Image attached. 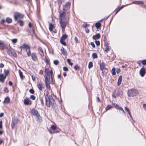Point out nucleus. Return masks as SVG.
Segmentation results:
<instances>
[{
    "label": "nucleus",
    "instance_id": "37998d69",
    "mask_svg": "<svg viewBox=\"0 0 146 146\" xmlns=\"http://www.w3.org/2000/svg\"><path fill=\"white\" fill-rule=\"evenodd\" d=\"M93 66V63L92 62H90L88 64V67L89 68H90Z\"/></svg>",
    "mask_w": 146,
    "mask_h": 146
},
{
    "label": "nucleus",
    "instance_id": "393cba45",
    "mask_svg": "<svg viewBox=\"0 0 146 146\" xmlns=\"http://www.w3.org/2000/svg\"><path fill=\"white\" fill-rule=\"evenodd\" d=\"M56 127L54 125H52L51 127L50 128V129L49 130H48V131L50 133H52V132L51 130V129L52 130H55L56 129Z\"/></svg>",
    "mask_w": 146,
    "mask_h": 146
},
{
    "label": "nucleus",
    "instance_id": "f3484780",
    "mask_svg": "<svg viewBox=\"0 0 146 146\" xmlns=\"http://www.w3.org/2000/svg\"><path fill=\"white\" fill-rule=\"evenodd\" d=\"M44 84L42 83L41 82H39L37 84V87L40 91H42V88H44Z\"/></svg>",
    "mask_w": 146,
    "mask_h": 146
},
{
    "label": "nucleus",
    "instance_id": "c03bdc74",
    "mask_svg": "<svg viewBox=\"0 0 146 146\" xmlns=\"http://www.w3.org/2000/svg\"><path fill=\"white\" fill-rule=\"evenodd\" d=\"M11 41L13 44H15L17 43V39L16 38L13 39Z\"/></svg>",
    "mask_w": 146,
    "mask_h": 146
},
{
    "label": "nucleus",
    "instance_id": "69168bd1",
    "mask_svg": "<svg viewBox=\"0 0 146 146\" xmlns=\"http://www.w3.org/2000/svg\"><path fill=\"white\" fill-rule=\"evenodd\" d=\"M57 1L59 3H60V4H61L65 1V0H57Z\"/></svg>",
    "mask_w": 146,
    "mask_h": 146
},
{
    "label": "nucleus",
    "instance_id": "6e6d98bb",
    "mask_svg": "<svg viewBox=\"0 0 146 146\" xmlns=\"http://www.w3.org/2000/svg\"><path fill=\"white\" fill-rule=\"evenodd\" d=\"M95 43L97 46H99L100 45V43L99 41L96 40Z\"/></svg>",
    "mask_w": 146,
    "mask_h": 146
},
{
    "label": "nucleus",
    "instance_id": "680f3d73",
    "mask_svg": "<svg viewBox=\"0 0 146 146\" xmlns=\"http://www.w3.org/2000/svg\"><path fill=\"white\" fill-rule=\"evenodd\" d=\"M74 40L76 43H77L79 42L78 38L76 37H75L74 38Z\"/></svg>",
    "mask_w": 146,
    "mask_h": 146
},
{
    "label": "nucleus",
    "instance_id": "473e14b6",
    "mask_svg": "<svg viewBox=\"0 0 146 146\" xmlns=\"http://www.w3.org/2000/svg\"><path fill=\"white\" fill-rule=\"evenodd\" d=\"M19 75L21 79H23L24 78V76L23 75L22 72L21 71V70H19Z\"/></svg>",
    "mask_w": 146,
    "mask_h": 146
},
{
    "label": "nucleus",
    "instance_id": "4be33fe9",
    "mask_svg": "<svg viewBox=\"0 0 146 146\" xmlns=\"http://www.w3.org/2000/svg\"><path fill=\"white\" fill-rule=\"evenodd\" d=\"M61 51L62 53L65 56H66L67 55V52L66 50L62 47L61 49Z\"/></svg>",
    "mask_w": 146,
    "mask_h": 146
},
{
    "label": "nucleus",
    "instance_id": "39448f33",
    "mask_svg": "<svg viewBox=\"0 0 146 146\" xmlns=\"http://www.w3.org/2000/svg\"><path fill=\"white\" fill-rule=\"evenodd\" d=\"M24 17V15L18 12H16L14 13V18L15 21L17 20L18 18H23Z\"/></svg>",
    "mask_w": 146,
    "mask_h": 146
},
{
    "label": "nucleus",
    "instance_id": "ddd939ff",
    "mask_svg": "<svg viewBox=\"0 0 146 146\" xmlns=\"http://www.w3.org/2000/svg\"><path fill=\"white\" fill-rule=\"evenodd\" d=\"M20 48L21 50L24 49H25L26 50H27L30 48V47L28 45L24 44L21 46Z\"/></svg>",
    "mask_w": 146,
    "mask_h": 146
},
{
    "label": "nucleus",
    "instance_id": "a878e982",
    "mask_svg": "<svg viewBox=\"0 0 146 146\" xmlns=\"http://www.w3.org/2000/svg\"><path fill=\"white\" fill-rule=\"evenodd\" d=\"M10 102V99L9 97H7L5 98L4 101H3V103L8 104Z\"/></svg>",
    "mask_w": 146,
    "mask_h": 146
},
{
    "label": "nucleus",
    "instance_id": "de8ad7c7",
    "mask_svg": "<svg viewBox=\"0 0 146 146\" xmlns=\"http://www.w3.org/2000/svg\"><path fill=\"white\" fill-rule=\"evenodd\" d=\"M16 123L12 122V123L11 124V128L12 129H14L15 126L16 125Z\"/></svg>",
    "mask_w": 146,
    "mask_h": 146
},
{
    "label": "nucleus",
    "instance_id": "c756f323",
    "mask_svg": "<svg viewBox=\"0 0 146 146\" xmlns=\"http://www.w3.org/2000/svg\"><path fill=\"white\" fill-rule=\"evenodd\" d=\"M133 3L137 4H143V2L142 1H135Z\"/></svg>",
    "mask_w": 146,
    "mask_h": 146
},
{
    "label": "nucleus",
    "instance_id": "4c0bfd02",
    "mask_svg": "<svg viewBox=\"0 0 146 146\" xmlns=\"http://www.w3.org/2000/svg\"><path fill=\"white\" fill-rule=\"evenodd\" d=\"M60 42L64 46L66 45V44L65 42V40L60 39Z\"/></svg>",
    "mask_w": 146,
    "mask_h": 146
},
{
    "label": "nucleus",
    "instance_id": "58836bf2",
    "mask_svg": "<svg viewBox=\"0 0 146 146\" xmlns=\"http://www.w3.org/2000/svg\"><path fill=\"white\" fill-rule=\"evenodd\" d=\"M26 50L27 52L28 56H30L31 54V53L30 48H29V49H28V50Z\"/></svg>",
    "mask_w": 146,
    "mask_h": 146
},
{
    "label": "nucleus",
    "instance_id": "20e7f679",
    "mask_svg": "<svg viewBox=\"0 0 146 146\" xmlns=\"http://www.w3.org/2000/svg\"><path fill=\"white\" fill-rule=\"evenodd\" d=\"M68 21L64 20H60V23L62 31L64 30L67 25L68 24Z\"/></svg>",
    "mask_w": 146,
    "mask_h": 146
},
{
    "label": "nucleus",
    "instance_id": "7c9ffc66",
    "mask_svg": "<svg viewBox=\"0 0 146 146\" xmlns=\"http://www.w3.org/2000/svg\"><path fill=\"white\" fill-rule=\"evenodd\" d=\"M68 36L66 35L65 34L62 36L60 39L65 40L67 38Z\"/></svg>",
    "mask_w": 146,
    "mask_h": 146
},
{
    "label": "nucleus",
    "instance_id": "4d7b16f0",
    "mask_svg": "<svg viewBox=\"0 0 146 146\" xmlns=\"http://www.w3.org/2000/svg\"><path fill=\"white\" fill-rule=\"evenodd\" d=\"M88 26V25L86 23H84L82 25V27L85 28H86Z\"/></svg>",
    "mask_w": 146,
    "mask_h": 146
},
{
    "label": "nucleus",
    "instance_id": "9d476101",
    "mask_svg": "<svg viewBox=\"0 0 146 146\" xmlns=\"http://www.w3.org/2000/svg\"><path fill=\"white\" fill-rule=\"evenodd\" d=\"M99 64L100 65V70L102 71V73L104 74V72L103 71V70L104 69L105 70L107 69L105 68V64L103 62L99 63Z\"/></svg>",
    "mask_w": 146,
    "mask_h": 146
},
{
    "label": "nucleus",
    "instance_id": "052dcab7",
    "mask_svg": "<svg viewBox=\"0 0 146 146\" xmlns=\"http://www.w3.org/2000/svg\"><path fill=\"white\" fill-rule=\"evenodd\" d=\"M63 70L65 71H68V68L64 66L63 67Z\"/></svg>",
    "mask_w": 146,
    "mask_h": 146
},
{
    "label": "nucleus",
    "instance_id": "dca6fc26",
    "mask_svg": "<svg viewBox=\"0 0 146 146\" xmlns=\"http://www.w3.org/2000/svg\"><path fill=\"white\" fill-rule=\"evenodd\" d=\"M38 50L40 55L42 57L44 56V53L42 48L39 46L38 48Z\"/></svg>",
    "mask_w": 146,
    "mask_h": 146
},
{
    "label": "nucleus",
    "instance_id": "f704fd0d",
    "mask_svg": "<svg viewBox=\"0 0 146 146\" xmlns=\"http://www.w3.org/2000/svg\"><path fill=\"white\" fill-rule=\"evenodd\" d=\"M18 121V119L17 118H15L14 119H13L12 120V122L13 123H16V124L17 123V122Z\"/></svg>",
    "mask_w": 146,
    "mask_h": 146
},
{
    "label": "nucleus",
    "instance_id": "b1692460",
    "mask_svg": "<svg viewBox=\"0 0 146 146\" xmlns=\"http://www.w3.org/2000/svg\"><path fill=\"white\" fill-rule=\"evenodd\" d=\"M50 76V72L45 73V75L44 76L45 80H46V79H47V80L50 79V78H49V77Z\"/></svg>",
    "mask_w": 146,
    "mask_h": 146
},
{
    "label": "nucleus",
    "instance_id": "8fccbe9b",
    "mask_svg": "<svg viewBox=\"0 0 146 146\" xmlns=\"http://www.w3.org/2000/svg\"><path fill=\"white\" fill-rule=\"evenodd\" d=\"M45 62L47 64H48L49 62V61L48 60V59L47 58V57L46 56L45 57Z\"/></svg>",
    "mask_w": 146,
    "mask_h": 146
},
{
    "label": "nucleus",
    "instance_id": "c9c22d12",
    "mask_svg": "<svg viewBox=\"0 0 146 146\" xmlns=\"http://www.w3.org/2000/svg\"><path fill=\"white\" fill-rule=\"evenodd\" d=\"M113 107L111 106L110 105H108L107 106L106 108L105 109L106 110H110L111 108H112Z\"/></svg>",
    "mask_w": 146,
    "mask_h": 146
},
{
    "label": "nucleus",
    "instance_id": "7ed1b4c3",
    "mask_svg": "<svg viewBox=\"0 0 146 146\" xmlns=\"http://www.w3.org/2000/svg\"><path fill=\"white\" fill-rule=\"evenodd\" d=\"M31 112L33 115L35 116L36 117V121L39 122H40L41 121V117L38 111L35 109H33L31 110Z\"/></svg>",
    "mask_w": 146,
    "mask_h": 146
},
{
    "label": "nucleus",
    "instance_id": "a19ab883",
    "mask_svg": "<svg viewBox=\"0 0 146 146\" xmlns=\"http://www.w3.org/2000/svg\"><path fill=\"white\" fill-rule=\"evenodd\" d=\"M111 72L113 75H115V69L114 68H113L111 70Z\"/></svg>",
    "mask_w": 146,
    "mask_h": 146
},
{
    "label": "nucleus",
    "instance_id": "bb28decb",
    "mask_svg": "<svg viewBox=\"0 0 146 146\" xmlns=\"http://www.w3.org/2000/svg\"><path fill=\"white\" fill-rule=\"evenodd\" d=\"M122 80V77L120 76L119 78L117 84L118 86H119L121 84Z\"/></svg>",
    "mask_w": 146,
    "mask_h": 146
},
{
    "label": "nucleus",
    "instance_id": "4468645a",
    "mask_svg": "<svg viewBox=\"0 0 146 146\" xmlns=\"http://www.w3.org/2000/svg\"><path fill=\"white\" fill-rule=\"evenodd\" d=\"M45 82L46 88L49 90H50L51 88L50 85V82L49 80H47L46 79V80H45Z\"/></svg>",
    "mask_w": 146,
    "mask_h": 146
},
{
    "label": "nucleus",
    "instance_id": "f03ea898",
    "mask_svg": "<svg viewBox=\"0 0 146 146\" xmlns=\"http://www.w3.org/2000/svg\"><path fill=\"white\" fill-rule=\"evenodd\" d=\"M127 93L128 97H133L137 95L138 92L136 89H132L128 90Z\"/></svg>",
    "mask_w": 146,
    "mask_h": 146
},
{
    "label": "nucleus",
    "instance_id": "e433bc0d",
    "mask_svg": "<svg viewBox=\"0 0 146 146\" xmlns=\"http://www.w3.org/2000/svg\"><path fill=\"white\" fill-rule=\"evenodd\" d=\"M39 99L40 101L41 105L43 106L44 105V103L43 101V99L40 96L39 97Z\"/></svg>",
    "mask_w": 146,
    "mask_h": 146
},
{
    "label": "nucleus",
    "instance_id": "3c124183",
    "mask_svg": "<svg viewBox=\"0 0 146 146\" xmlns=\"http://www.w3.org/2000/svg\"><path fill=\"white\" fill-rule=\"evenodd\" d=\"M54 64L55 65H57L59 63V61L57 60H55L53 62Z\"/></svg>",
    "mask_w": 146,
    "mask_h": 146
},
{
    "label": "nucleus",
    "instance_id": "603ef678",
    "mask_svg": "<svg viewBox=\"0 0 146 146\" xmlns=\"http://www.w3.org/2000/svg\"><path fill=\"white\" fill-rule=\"evenodd\" d=\"M30 98L33 100H35V99L36 97L32 95L31 96Z\"/></svg>",
    "mask_w": 146,
    "mask_h": 146
},
{
    "label": "nucleus",
    "instance_id": "a18cd8bd",
    "mask_svg": "<svg viewBox=\"0 0 146 146\" xmlns=\"http://www.w3.org/2000/svg\"><path fill=\"white\" fill-rule=\"evenodd\" d=\"M18 22L21 26H23V25L24 23L23 21H18Z\"/></svg>",
    "mask_w": 146,
    "mask_h": 146
},
{
    "label": "nucleus",
    "instance_id": "a211bd4d",
    "mask_svg": "<svg viewBox=\"0 0 146 146\" xmlns=\"http://www.w3.org/2000/svg\"><path fill=\"white\" fill-rule=\"evenodd\" d=\"M6 75H4L3 74H0V82H3L4 80L6 78Z\"/></svg>",
    "mask_w": 146,
    "mask_h": 146
},
{
    "label": "nucleus",
    "instance_id": "338daca9",
    "mask_svg": "<svg viewBox=\"0 0 146 146\" xmlns=\"http://www.w3.org/2000/svg\"><path fill=\"white\" fill-rule=\"evenodd\" d=\"M49 72L50 71H49L48 69V68H46L45 69V70H44V73H46L48 72Z\"/></svg>",
    "mask_w": 146,
    "mask_h": 146
},
{
    "label": "nucleus",
    "instance_id": "cd10ccee",
    "mask_svg": "<svg viewBox=\"0 0 146 146\" xmlns=\"http://www.w3.org/2000/svg\"><path fill=\"white\" fill-rule=\"evenodd\" d=\"M6 46V44L3 41L0 40V46L3 47H5Z\"/></svg>",
    "mask_w": 146,
    "mask_h": 146
},
{
    "label": "nucleus",
    "instance_id": "c85d7f7f",
    "mask_svg": "<svg viewBox=\"0 0 146 146\" xmlns=\"http://www.w3.org/2000/svg\"><path fill=\"white\" fill-rule=\"evenodd\" d=\"M6 21L8 23H9L12 22V19L9 17H7L6 19Z\"/></svg>",
    "mask_w": 146,
    "mask_h": 146
},
{
    "label": "nucleus",
    "instance_id": "774afa93",
    "mask_svg": "<svg viewBox=\"0 0 146 146\" xmlns=\"http://www.w3.org/2000/svg\"><path fill=\"white\" fill-rule=\"evenodd\" d=\"M143 107L144 109L146 111V104H143Z\"/></svg>",
    "mask_w": 146,
    "mask_h": 146
},
{
    "label": "nucleus",
    "instance_id": "0eeeda50",
    "mask_svg": "<svg viewBox=\"0 0 146 146\" xmlns=\"http://www.w3.org/2000/svg\"><path fill=\"white\" fill-rule=\"evenodd\" d=\"M50 78L51 80L50 82V84H54V74H53V71L52 70H51L50 72Z\"/></svg>",
    "mask_w": 146,
    "mask_h": 146
},
{
    "label": "nucleus",
    "instance_id": "13d9d810",
    "mask_svg": "<svg viewBox=\"0 0 146 146\" xmlns=\"http://www.w3.org/2000/svg\"><path fill=\"white\" fill-rule=\"evenodd\" d=\"M142 63L143 65H146V60H142Z\"/></svg>",
    "mask_w": 146,
    "mask_h": 146
},
{
    "label": "nucleus",
    "instance_id": "f257e3e1",
    "mask_svg": "<svg viewBox=\"0 0 146 146\" xmlns=\"http://www.w3.org/2000/svg\"><path fill=\"white\" fill-rule=\"evenodd\" d=\"M45 105L46 106L50 108L52 107L53 109L55 108L56 103L52 97L49 96L48 94H46L45 96Z\"/></svg>",
    "mask_w": 146,
    "mask_h": 146
},
{
    "label": "nucleus",
    "instance_id": "49530a36",
    "mask_svg": "<svg viewBox=\"0 0 146 146\" xmlns=\"http://www.w3.org/2000/svg\"><path fill=\"white\" fill-rule=\"evenodd\" d=\"M67 62H68V64L72 66L73 65V63L71 62L70 60L69 59H67Z\"/></svg>",
    "mask_w": 146,
    "mask_h": 146
},
{
    "label": "nucleus",
    "instance_id": "ea45409f",
    "mask_svg": "<svg viewBox=\"0 0 146 146\" xmlns=\"http://www.w3.org/2000/svg\"><path fill=\"white\" fill-rule=\"evenodd\" d=\"M4 71V73L5 74V75H6V77H7V76L8 75V74L9 73V71L8 70H5Z\"/></svg>",
    "mask_w": 146,
    "mask_h": 146
},
{
    "label": "nucleus",
    "instance_id": "2f4dec72",
    "mask_svg": "<svg viewBox=\"0 0 146 146\" xmlns=\"http://www.w3.org/2000/svg\"><path fill=\"white\" fill-rule=\"evenodd\" d=\"M54 27V25L51 23H50L49 29L50 31H52V30L53 29Z\"/></svg>",
    "mask_w": 146,
    "mask_h": 146
},
{
    "label": "nucleus",
    "instance_id": "e2e57ef3",
    "mask_svg": "<svg viewBox=\"0 0 146 146\" xmlns=\"http://www.w3.org/2000/svg\"><path fill=\"white\" fill-rule=\"evenodd\" d=\"M90 44L92 46L93 48H95V45L93 42H91L90 43Z\"/></svg>",
    "mask_w": 146,
    "mask_h": 146
},
{
    "label": "nucleus",
    "instance_id": "aec40b11",
    "mask_svg": "<svg viewBox=\"0 0 146 146\" xmlns=\"http://www.w3.org/2000/svg\"><path fill=\"white\" fill-rule=\"evenodd\" d=\"M65 15V13L63 12L62 13H60L59 16V20H63V18L64 17Z\"/></svg>",
    "mask_w": 146,
    "mask_h": 146
},
{
    "label": "nucleus",
    "instance_id": "2eb2a0df",
    "mask_svg": "<svg viewBox=\"0 0 146 146\" xmlns=\"http://www.w3.org/2000/svg\"><path fill=\"white\" fill-rule=\"evenodd\" d=\"M120 93V91L119 90H117L116 92L115 91L112 94V96L113 97L116 98L117 97L119 96Z\"/></svg>",
    "mask_w": 146,
    "mask_h": 146
},
{
    "label": "nucleus",
    "instance_id": "6ab92c4d",
    "mask_svg": "<svg viewBox=\"0 0 146 146\" xmlns=\"http://www.w3.org/2000/svg\"><path fill=\"white\" fill-rule=\"evenodd\" d=\"M100 36L99 33L96 34L95 35L93 36L92 38L94 40L98 39L100 38Z\"/></svg>",
    "mask_w": 146,
    "mask_h": 146
},
{
    "label": "nucleus",
    "instance_id": "f8f14e48",
    "mask_svg": "<svg viewBox=\"0 0 146 146\" xmlns=\"http://www.w3.org/2000/svg\"><path fill=\"white\" fill-rule=\"evenodd\" d=\"M146 72L145 69L144 68V67H142L140 69L139 71V74L141 76L143 77L144 76Z\"/></svg>",
    "mask_w": 146,
    "mask_h": 146
},
{
    "label": "nucleus",
    "instance_id": "9b49d317",
    "mask_svg": "<svg viewBox=\"0 0 146 146\" xmlns=\"http://www.w3.org/2000/svg\"><path fill=\"white\" fill-rule=\"evenodd\" d=\"M112 105H113L114 106L115 108L118 109V110L122 111L123 113H124L125 115L124 111L122 108L119 107L118 105L115 103H112Z\"/></svg>",
    "mask_w": 146,
    "mask_h": 146
},
{
    "label": "nucleus",
    "instance_id": "79ce46f5",
    "mask_svg": "<svg viewBox=\"0 0 146 146\" xmlns=\"http://www.w3.org/2000/svg\"><path fill=\"white\" fill-rule=\"evenodd\" d=\"M92 57L94 59L97 58L98 57V56L97 54L96 53H94L92 54Z\"/></svg>",
    "mask_w": 146,
    "mask_h": 146
},
{
    "label": "nucleus",
    "instance_id": "5fc2aeb1",
    "mask_svg": "<svg viewBox=\"0 0 146 146\" xmlns=\"http://www.w3.org/2000/svg\"><path fill=\"white\" fill-rule=\"evenodd\" d=\"M9 91L7 88L6 87H5L4 88V92H5L8 93Z\"/></svg>",
    "mask_w": 146,
    "mask_h": 146
},
{
    "label": "nucleus",
    "instance_id": "0e129e2a",
    "mask_svg": "<svg viewBox=\"0 0 146 146\" xmlns=\"http://www.w3.org/2000/svg\"><path fill=\"white\" fill-rule=\"evenodd\" d=\"M31 76L33 80L34 81H35L36 80V77L35 76H34L33 75H32Z\"/></svg>",
    "mask_w": 146,
    "mask_h": 146
},
{
    "label": "nucleus",
    "instance_id": "412c9836",
    "mask_svg": "<svg viewBox=\"0 0 146 146\" xmlns=\"http://www.w3.org/2000/svg\"><path fill=\"white\" fill-rule=\"evenodd\" d=\"M31 56L33 60L36 61L37 60V56L34 53H32Z\"/></svg>",
    "mask_w": 146,
    "mask_h": 146
},
{
    "label": "nucleus",
    "instance_id": "864d4df0",
    "mask_svg": "<svg viewBox=\"0 0 146 146\" xmlns=\"http://www.w3.org/2000/svg\"><path fill=\"white\" fill-rule=\"evenodd\" d=\"M29 92L32 94H33L35 92V91L33 89H31L29 90Z\"/></svg>",
    "mask_w": 146,
    "mask_h": 146
},
{
    "label": "nucleus",
    "instance_id": "72a5a7b5",
    "mask_svg": "<svg viewBox=\"0 0 146 146\" xmlns=\"http://www.w3.org/2000/svg\"><path fill=\"white\" fill-rule=\"evenodd\" d=\"M101 25V23L98 22L96 23L95 26L97 29H99Z\"/></svg>",
    "mask_w": 146,
    "mask_h": 146
},
{
    "label": "nucleus",
    "instance_id": "423d86ee",
    "mask_svg": "<svg viewBox=\"0 0 146 146\" xmlns=\"http://www.w3.org/2000/svg\"><path fill=\"white\" fill-rule=\"evenodd\" d=\"M7 52L9 55L11 56H14L15 57H16L17 56L16 53L13 49H9L8 50Z\"/></svg>",
    "mask_w": 146,
    "mask_h": 146
},
{
    "label": "nucleus",
    "instance_id": "09e8293b",
    "mask_svg": "<svg viewBox=\"0 0 146 146\" xmlns=\"http://www.w3.org/2000/svg\"><path fill=\"white\" fill-rule=\"evenodd\" d=\"M74 68L76 70H79L80 67L78 65H76L74 66Z\"/></svg>",
    "mask_w": 146,
    "mask_h": 146
},
{
    "label": "nucleus",
    "instance_id": "bf43d9fd",
    "mask_svg": "<svg viewBox=\"0 0 146 146\" xmlns=\"http://www.w3.org/2000/svg\"><path fill=\"white\" fill-rule=\"evenodd\" d=\"M105 50L106 52L109 51L110 50V48H109V46H107L106 47Z\"/></svg>",
    "mask_w": 146,
    "mask_h": 146
},
{
    "label": "nucleus",
    "instance_id": "5701e85b",
    "mask_svg": "<svg viewBox=\"0 0 146 146\" xmlns=\"http://www.w3.org/2000/svg\"><path fill=\"white\" fill-rule=\"evenodd\" d=\"M125 110H126V111L128 113L129 115L131 117V118L132 120H133V118L132 117V116L131 112H130V111L129 109V108H127L126 107H125Z\"/></svg>",
    "mask_w": 146,
    "mask_h": 146
},
{
    "label": "nucleus",
    "instance_id": "6e6552de",
    "mask_svg": "<svg viewBox=\"0 0 146 146\" xmlns=\"http://www.w3.org/2000/svg\"><path fill=\"white\" fill-rule=\"evenodd\" d=\"M24 103L25 105H30L32 104V101L29 98H27L24 99Z\"/></svg>",
    "mask_w": 146,
    "mask_h": 146
},
{
    "label": "nucleus",
    "instance_id": "1a4fd4ad",
    "mask_svg": "<svg viewBox=\"0 0 146 146\" xmlns=\"http://www.w3.org/2000/svg\"><path fill=\"white\" fill-rule=\"evenodd\" d=\"M70 3L69 2L66 3L65 5H63V9L64 10H67L70 8Z\"/></svg>",
    "mask_w": 146,
    "mask_h": 146
}]
</instances>
